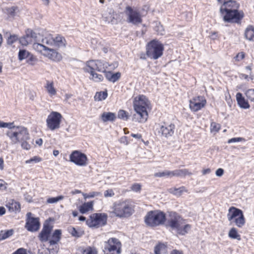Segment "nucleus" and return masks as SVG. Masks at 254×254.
I'll return each instance as SVG.
<instances>
[{
  "label": "nucleus",
  "mask_w": 254,
  "mask_h": 254,
  "mask_svg": "<svg viewBox=\"0 0 254 254\" xmlns=\"http://www.w3.org/2000/svg\"><path fill=\"white\" fill-rule=\"evenodd\" d=\"M221 4L220 12L223 16V20L226 22H240L244 16L242 11L238 10L239 4L234 0H217Z\"/></svg>",
  "instance_id": "f257e3e1"
},
{
  "label": "nucleus",
  "mask_w": 254,
  "mask_h": 254,
  "mask_svg": "<svg viewBox=\"0 0 254 254\" xmlns=\"http://www.w3.org/2000/svg\"><path fill=\"white\" fill-rule=\"evenodd\" d=\"M25 33V35L19 39V43L23 46L28 45L37 38V34L31 29H27Z\"/></svg>",
  "instance_id": "a211bd4d"
},
{
  "label": "nucleus",
  "mask_w": 254,
  "mask_h": 254,
  "mask_svg": "<svg viewBox=\"0 0 254 254\" xmlns=\"http://www.w3.org/2000/svg\"><path fill=\"white\" fill-rule=\"evenodd\" d=\"M121 248L122 244L119 240L111 238L104 242L103 252L104 254H120Z\"/></svg>",
  "instance_id": "6e6552de"
},
{
  "label": "nucleus",
  "mask_w": 254,
  "mask_h": 254,
  "mask_svg": "<svg viewBox=\"0 0 254 254\" xmlns=\"http://www.w3.org/2000/svg\"><path fill=\"white\" fill-rule=\"evenodd\" d=\"M33 48L38 52L41 53L44 56H45V54L46 53L47 51H48L49 48L46 47L43 44L34 43L33 44Z\"/></svg>",
  "instance_id": "473e14b6"
},
{
  "label": "nucleus",
  "mask_w": 254,
  "mask_h": 254,
  "mask_svg": "<svg viewBox=\"0 0 254 254\" xmlns=\"http://www.w3.org/2000/svg\"><path fill=\"white\" fill-rule=\"evenodd\" d=\"M118 118L122 119L124 121H127L129 118V115L127 112L126 111L120 110L118 113Z\"/></svg>",
  "instance_id": "37998d69"
},
{
  "label": "nucleus",
  "mask_w": 254,
  "mask_h": 254,
  "mask_svg": "<svg viewBox=\"0 0 254 254\" xmlns=\"http://www.w3.org/2000/svg\"><path fill=\"white\" fill-rule=\"evenodd\" d=\"M164 47L158 40H153L148 43L146 47V55L149 58L157 60L163 54Z\"/></svg>",
  "instance_id": "0eeeda50"
},
{
  "label": "nucleus",
  "mask_w": 254,
  "mask_h": 254,
  "mask_svg": "<svg viewBox=\"0 0 254 254\" xmlns=\"http://www.w3.org/2000/svg\"><path fill=\"white\" fill-rule=\"evenodd\" d=\"M6 135L11 140L12 144L20 143L23 149L27 150L31 148V145L28 141L30 140V135L27 129L23 126H17L15 130H8Z\"/></svg>",
  "instance_id": "f03ea898"
},
{
  "label": "nucleus",
  "mask_w": 254,
  "mask_h": 254,
  "mask_svg": "<svg viewBox=\"0 0 254 254\" xmlns=\"http://www.w3.org/2000/svg\"><path fill=\"white\" fill-rule=\"evenodd\" d=\"M89 73H90L91 76L90 79L95 82H100L103 79V77L101 74H98L94 71L91 70Z\"/></svg>",
  "instance_id": "e433bc0d"
},
{
  "label": "nucleus",
  "mask_w": 254,
  "mask_h": 254,
  "mask_svg": "<svg viewBox=\"0 0 254 254\" xmlns=\"http://www.w3.org/2000/svg\"><path fill=\"white\" fill-rule=\"evenodd\" d=\"M42 161V159L38 156H34L33 158L25 161L26 164L37 163Z\"/></svg>",
  "instance_id": "8fccbe9b"
},
{
  "label": "nucleus",
  "mask_w": 254,
  "mask_h": 254,
  "mask_svg": "<svg viewBox=\"0 0 254 254\" xmlns=\"http://www.w3.org/2000/svg\"><path fill=\"white\" fill-rule=\"evenodd\" d=\"M96 61V60H93L87 61L85 64V66L83 67L84 71L86 72H91V70L97 71Z\"/></svg>",
  "instance_id": "5701e85b"
},
{
  "label": "nucleus",
  "mask_w": 254,
  "mask_h": 254,
  "mask_svg": "<svg viewBox=\"0 0 254 254\" xmlns=\"http://www.w3.org/2000/svg\"><path fill=\"white\" fill-rule=\"evenodd\" d=\"M46 88L48 92L51 95H55L56 94V90L54 87L53 83L52 82H50L49 81H47Z\"/></svg>",
  "instance_id": "79ce46f5"
},
{
  "label": "nucleus",
  "mask_w": 254,
  "mask_h": 254,
  "mask_svg": "<svg viewBox=\"0 0 254 254\" xmlns=\"http://www.w3.org/2000/svg\"><path fill=\"white\" fill-rule=\"evenodd\" d=\"M206 104V100L203 96L194 97L190 101V108L193 112H197L203 108Z\"/></svg>",
  "instance_id": "dca6fc26"
},
{
  "label": "nucleus",
  "mask_w": 254,
  "mask_h": 254,
  "mask_svg": "<svg viewBox=\"0 0 254 254\" xmlns=\"http://www.w3.org/2000/svg\"><path fill=\"white\" fill-rule=\"evenodd\" d=\"M17 9V7L12 6L6 8V12L9 16L13 17L15 15L16 10Z\"/></svg>",
  "instance_id": "09e8293b"
},
{
  "label": "nucleus",
  "mask_w": 254,
  "mask_h": 254,
  "mask_svg": "<svg viewBox=\"0 0 254 254\" xmlns=\"http://www.w3.org/2000/svg\"><path fill=\"white\" fill-rule=\"evenodd\" d=\"M228 236L232 239H237L238 240H241V236L238 234V231L235 228H232L230 230Z\"/></svg>",
  "instance_id": "58836bf2"
},
{
  "label": "nucleus",
  "mask_w": 254,
  "mask_h": 254,
  "mask_svg": "<svg viewBox=\"0 0 254 254\" xmlns=\"http://www.w3.org/2000/svg\"><path fill=\"white\" fill-rule=\"evenodd\" d=\"M175 128L173 123H164L158 129V135L162 138H168L174 134Z\"/></svg>",
  "instance_id": "ddd939ff"
},
{
  "label": "nucleus",
  "mask_w": 254,
  "mask_h": 254,
  "mask_svg": "<svg viewBox=\"0 0 254 254\" xmlns=\"http://www.w3.org/2000/svg\"><path fill=\"white\" fill-rule=\"evenodd\" d=\"M245 57V54L242 52L239 53L235 57L234 59L235 61L240 62L242 61Z\"/></svg>",
  "instance_id": "5fc2aeb1"
},
{
  "label": "nucleus",
  "mask_w": 254,
  "mask_h": 254,
  "mask_svg": "<svg viewBox=\"0 0 254 254\" xmlns=\"http://www.w3.org/2000/svg\"><path fill=\"white\" fill-rule=\"evenodd\" d=\"M63 117L61 113L52 111L46 119L47 127L51 130L54 131L60 127Z\"/></svg>",
  "instance_id": "1a4fd4ad"
},
{
  "label": "nucleus",
  "mask_w": 254,
  "mask_h": 254,
  "mask_svg": "<svg viewBox=\"0 0 254 254\" xmlns=\"http://www.w3.org/2000/svg\"><path fill=\"white\" fill-rule=\"evenodd\" d=\"M191 175V173L189 172L188 170L184 169L175 170L172 171L169 170H165L163 172L156 173L154 174V176L156 177H167L171 178L174 176L184 177L186 175Z\"/></svg>",
  "instance_id": "f8f14e48"
},
{
  "label": "nucleus",
  "mask_w": 254,
  "mask_h": 254,
  "mask_svg": "<svg viewBox=\"0 0 254 254\" xmlns=\"http://www.w3.org/2000/svg\"><path fill=\"white\" fill-rule=\"evenodd\" d=\"M116 15L114 10L112 8H108L102 13V19L106 23L115 24L117 22Z\"/></svg>",
  "instance_id": "6ab92c4d"
},
{
  "label": "nucleus",
  "mask_w": 254,
  "mask_h": 254,
  "mask_svg": "<svg viewBox=\"0 0 254 254\" xmlns=\"http://www.w3.org/2000/svg\"><path fill=\"white\" fill-rule=\"evenodd\" d=\"M76 254H97V252L95 249L88 247L85 249L81 248L78 249Z\"/></svg>",
  "instance_id": "7c9ffc66"
},
{
  "label": "nucleus",
  "mask_w": 254,
  "mask_h": 254,
  "mask_svg": "<svg viewBox=\"0 0 254 254\" xmlns=\"http://www.w3.org/2000/svg\"><path fill=\"white\" fill-rule=\"evenodd\" d=\"M68 232L73 237L79 238L84 234V232L80 230H76L75 228L70 226L68 228Z\"/></svg>",
  "instance_id": "72a5a7b5"
},
{
  "label": "nucleus",
  "mask_w": 254,
  "mask_h": 254,
  "mask_svg": "<svg viewBox=\"0 0 254 254\" xmlns=\"http://www.w3.org/2000/svg\"><path fill=\"white\" fill-rule=\"evenodd\" d=\"M243 213V211L235 207L232 206L228 210L227 214V218L229 221H231L233 219H235Z\"/></svg>",
  "instance_id": "4be33fe9"
},
{
  "label": "nucleus",
  "mask_w": 254,
  "mask_h": 254,
  "mask_svg": "<svg viewBox=\"0 0 254 254\" xmlns=\"http://www.w3.org/2000/svg\"><path fill=\"white\" fill-rule=\"evenodd\" d=\"M38 61L37 58L30 53L29 56L27 58V63L31 65H34Z\"/></svg>",
  "instance_id": "a18cd8bd"
},
{
  "label": "nucleus",
  "mask_w": 254,
  "mask_h": 254,
  "mask_svg": "<svg viewBox=\"0 0 254 254\" xmlns=\"http://www.w3.org/2000/svg\"><path fill=\"white\" fill-rule=\"evenodd\" d=\"M13 234L12 229L7 230H1L0 231V241L4 240L9 237L11 236Z\"/></svg>",
  "instance_id": "f704fd0d"
},
{
  "label": "nucleus",
  "mask_w": 254,
  "mask_h": 254,
  "mask_svg": "<svg viewBox=\"0 0 254 254\" xmlns=\"http://www.w3.org/2000/svg\"><path fill=\"white\" fill-rule=\"evenodd\" d=\"M124 12L127 17V21L128 23L136 25L142 22L141 15L136 8L127 6L125 9Z\"/></svg>",
  "instance_id": "9d476101"
},
{
  "label": "nucleus",
  "mask_w": 254,
  "mask_h": 254,
  "mask_svg": "<svg viewBox=\"0 0 254 254\" xmlns=\"http://www.w3.org/2000/svg\"><path fill=\"white\" fill-rule=\"evenodd\" d=\"M53 226L49 222L46 221L44 224L42 231L39 233L38 237L42 242H45L48 241Z\"/></svg>",
  "instance_id": "f3484780"
},
{
  "label": "nucleus",
  "mask_w": 254,
  "mask_h": 254,
  "mask_svg": "<svg viewBox=\"0 0 254 254\" xmlns=\"http://www.w3.org/2000/svg\"><path fill=\"white\" fill-rule=\"evenodd\" d=\"M93 203L92 201L87 202L83 203L79 207V211L82 213H85L90 210L93 209Z\"/></svg>",
  "instance_id": "c85d7f7f"
},
{
  "label": "nucleus",
  "mask_w": 254,
  "mask_h": 254,
  "mask_svg": "<svg viewBox=\"0 0 254 254\" xmlns=\"http://www.w3.org/2000/svg\"><path fill=\"white\" fill-rule=\"evenodd\" d=\"M101 195V193L100 192L93 191V192H89L87 194V196L86 197L92 198V197H94L95 196H98V195Z\"/></svg>",
  "instance_id": "e2e57ef3"
},
{
  "label": "nucleus",
  "mask_w": 254,
  "mask_h": 254,
  "mask_svg": "<svg viewBox=\"0 0 254 254\" xmlns=\"http://www.w3.org/2000/svg\"><path fill=\"white\" fill-rule=\"evenodd\" d=\"M224 174V170L222 168L218 169L215 172V174L218 177H221Z\"/></svg>",
  "instance_id": "774afa93"
},
{
  "label": "nucleus",
  "mask_w": 254,
  "mask_h": 254,
  "mask_svg": "<svg viewBox=\"0 0 254 254\" xmlns=\"http://www.w3.org/2000/svg\"><path fill=\"white\" fill-rule=\"evenodd\" d=\"M27 218L25 224V228L30 232L38 231L40 228V222L39 218L32 217V213L28 212L26 214Z\"/></svg>",
  "instance_id": "4468645a"
},
{
  "label": "nucleus",
  "mask_w": 254,
  "mask_h": 254,
  "mask_svg": "<svg viewBox=\"0 0 254 254\" xmlns=\"http://www.w3.org/2000/svg\"><path fill=\"white\" fill-rule=\"evenodd\" d=\"M246 69L247 70L248 73L250 74V78L251 80H253L254 79V75L252 74V68L251 66H247L246 67Z\"/></svg>",
  "instance_id": "338daca9"
},
{
  "label": "nucleus",
  "mask_w": 254,
  "mask_h": 254,
  "mask_svg": "<svg viewBox=\"0 0 254 254\" xmlns=\"http://www.w3.org/2000/svg\"><path fill=\"white\" fill-rule=\"evenodd\" d=\"M53 247L51 248L47 249V251L49 252L50 254H57L59 251V247L57 245H50Z\"/></svg>",
  "instance_id": "3c124183"
},
{
  "label": "nucleus",
  "mask_w": 254,
  "mask_h": 254,
  "mask_svg": "<svg viewBox=\"0 0 254 254\" xmlns=\"http://www.w3.org/2000/svg\"><path fill=\"white\" fill-rule=\"evenodd\" d=\"M64 198V196L63 195H59L56 197H50L47 199V202L48 203H55L60 200H63Z\"/></svg>",
  "instance_id": "de8ad7c7"
},
{
  "label": "nucleus",
  "mask_w": 254,
  "mask_h": 254,
  "mask_svg": "<svg viewBox=\"0 0 254 254\" xmlns=\"http://www.w3.org/2000/svg\"><path fill=\"white\" fill-rule=\"evenodd\" d=\"M105 77L108 80L112 82H115L118 81L121 77V74L120 72H117L115 73H113L111 71L106 72L105 71Z\"/></svg>",
  "instance_id": "a878e982"
},
{
  "label": "nucleus",
  "mask_w": 254,
  "mask_h": 254,
  "mask_svg": "<svg viewBox=\"0 0 254 254\" xmlns=\"http://www.w3.org/2000/svg\"><path fill=\"white\" fill-rule=\"evenodd\" d=\"M45 57L55 62H59L62 59V56L61 54L59 53L55 50L50 48H48L46 53L45 54Z\"/></svg>",
  "instance_id": "412c9836"
},
{
  "label": "nucleus",
  "mask_w": 254,
  "mask_h": 254,
  "mask_svg": "<svg viewBox=\"0 0 254 254\" xmlns=\"http://www.w3.org/2000/svg\"><path fill=\"white\" fill-rule=\"evenodd\" d=\"M245 141V138L242 137H234L232 138H231L228 140V143H235L237 142H240V141Z\"/></svg>",
  "instance_id": "4d7b16f0"
},
{
  "label": "nucleus",
  "mask_w": 254,
  "mask_h": 254,
  "mask_svg": "<svg viewBox=\"0 0 254 254\" xmlns=\"http://www.w3.org/2000/svg\"><path fill=\"white\" fill-rule=\"evenodd\" d=\"M141 186L139 184L135 183L133 184L131 187V190L134 192H140L141 190Z\"/></svg>",
  "instance_id": "864d4df0"
},
{
  "label": "nucleus",
  "mask_w": 254,
  "mask_h": 254,
  "mask_svg": "<svg viewBox=\"0 0 254 254\" xmlns=\"http://www.w3.org/2000/svg\"><path fill=\"white\" fill-rule=\"evenodd\" d=\"M7 184L3 180L0 179V190H3L7 189Z\"/></svg>",
  "instance_id": "052dcab7"
},
{
  "label": "nucleus",
  "mask_w": 254,
  "mask_h": 254,
  "mask_svg": "<svg viewBox=\"0 0 254 254\" xmlns=\"http://www.w3.org/2000/svg\"><path fill=\"white\" fill-rule=\"evenodd\" d=\"M245 95L251 102H254V89L247 90L245 92Z\"/></svg>",
  "instance_id": "49530a36"
},
{
  "label": "nucleus",
  "mask_w": 254,
  "mask_h": 254,
  "mask_svg": "<svg viewBox=\"0 0 254 254\" xmlns=\"http://www.w3.org/2000/svg\"><path fill=\"white\" fill-rule=\"evenodd\" d=\"M113 211L111 213H114L118 217L127 218L134 212L133 206L129 200H121L115 202L112 207Z\"/></svg>",
  "instance_id": "39448f33"
},
{
  "label": "nucleus",
  "mask_w": 254,
  "mask_h": 254,
  "mask_svg": "<svg viewBox=\"0 0 254 254\" xmlns=\"http://www.w3.org/2000/svg\"><path fill=\"white\" fill-rule=\"evenodd\" d=\"M166 215L160 211H149L144 217L146 224L151 227H155L164 224L166 220Z\"/></svg>",
  "instance_id": "423d86ee"
},
{
  "label": "nucleus",
  "mask_w": 254,
  "mask_h": 254,
  "mask_svg": "<svg viewBox=\"0 0 254 254\" xmlns=\"http://www.w3.org/2000/svg\"><path fill=\"white\" fill-rule=\"evenodd\" d=\"M61 234L62 231L61 230H56L52 235L51 239L49 242L50 245H57L61 239Z\"/></svg>",
  "instance_id": "393cba45"
},
{
  "label": "nucleus",
  "mask_w": 254,
  "mask_h": 254,
  "mask_svg": "<svg viewBox=\"0 0 254 254\" xmlns=\"http://www.w3.org/2000/svg\"><path fill=\"white\" fill-rule=\"evenodd\" d=\"M87 157L84 153L77 150L73 151L69 156V160L77 165L84 166L87 164Z\"/></svg>",
  "instance_id": "2eb2a0df"
},
{
  "label": "nucleus",
  "mask_w": 254,
  "mask_h": 254,
  "mask_svg": "<svg viewBox=\"0 0 254 254\" xmlns=\"http://www.w3.org/2000/svg\"><path fill=\"white\" fill-rule=\"evenodd\" d=\"M19 39V38L18 35L16 34H10L7 39V44L9 45H11Z\"/></svg>",
  "instance_id": "c03bdc74"
},
{
  "label": "nucleus",
  "mask_w": 254,
  "mask_h": 254,
  "mask_svg": "<svg viewBox=\"0 0 254 254\" xmlns=\"http://www.w3.org/2000/svg\"><path fill=\"white\" fill-rule=\"evenodd\" d=\"M16 127H15L14 125V122H12V123H4V127H7L8 129H9V130H15V128H16Z\"/></svg>",
  "instance_id": "13d9d810"
},
{
  "label": "nucleus",
  "mask_w": 254,
  "mask_h": 254,
  "mask_svg": "<svg viewBox=\"0 0 254 254\" xmlns=\"http://www.w3.org/2000/svg\"><path fill=\"white\" fill-rule=\"evenodd\" d=\"M30 54V53L26 50H20L18 55V60L21 61L24 59H27Z\"/></svg>",
  "instance_id": "a19ab883"
},
{
  "label": "nucleus",
  "mask_w": 254,
  "mask_h": 254,
  "mask_svg": "<svg viewBox=\"0 0 254 254\" xmlns=\"http://www.w3.org/2000/svg\"><path fill=\"white\" fill-rule=\"evenodd\" d=\"M159 26H158L155 28V30L156 31L158 32V34L160 35H163L164 32L163 27L161 25H160V23H159Z\"/></svg>",
  "instance_id": "69168bd1"
},
{
  "label": "nucleus",
  "mask_w": 254,
  "mask_h": 254,
  "mask_svg": "<svg viewBox=\"0 0 254 254\" xmlns=\"http://www.w3.org/2000/svg\"><path fill=\"white\" fill-rule=\"evenodd\" d=\"M9 208L12 209L13 211H19L20 210V205L17 202H14L11 203Z\"/></svg>",
  "instance_id": "603ef678"
},
{
  "label": "nucleus",
  "mask_w": 254,
  "mask_h": 254,
  "mask_svg": "<svg viewBox=\"0 0 254 254\" xmlns=\"http://www.w3.org/2000/svg\"><path fill=\"white\" fill-rule=\"evenodd\" d=\"M150 102L147 97L143 95L135 97L133 100V107L136 113L133 115L132 120L139 123H145L148 118L147 109L149 108Z\"/></svg>",
  "instance_id": "7ed1b4c3"
},
{
  "label": "nucleus",
  "mask_w": 254,
  "mask_h": 254,
  "mask_svg": "<svg viewBox=\"0 0 254 254\" xmlns=\"http://www.w3.org/2000/svg\"><path fill=\"white\" fill-rule=\"evenodd\" d=\"M12 254H27L26 251L23 248H19Z\"/></svg>",
  "instance_id": "0e129e2a"
},
{
  "label": "nucleus",
  "mask_w": 254,
  "mask_h": 254,
  "mask_svg": "<svg viewBox=\"0 0 254 254\" xmlns=\"http://www.w3.org/2000/svg\"><path fill=\"white\" fill-rule=\"evenodd\" d=\"M108 96V93L107 91H101L98 92L96 93L94 99L95 101H102L105 100Z\"/></svg>",
  "instance_id": "4c0bfd02"
},
{
  "label": "nucleus",
  "mask_w": 254,
  "mask_h": 254,
  "mask_svg": "<svg viewBox=\"0 0 254 254\" xmlns=\"http://www.w3.org/2000/svg\"><path fill=\"white\" fill-rule=\"evenodd\" d=\"M53 45L58 47H64L66 45L65 38L59 35L53 37Z\"/></svg>",
  "instance_id": "bb28decb"
},
{
  "label": "nucleus",
  "mask_w": 254,
  "mask_h": 254,
  "mask_svg": "<svg viewBox=\"0 0 254 254\" xmlns=\"http://www.w3.org/2000/svg\"><path fill=\"white\" fill-rule=\"evenodd\" d=\"M236 99L239 106L243 109H249L250 105L248 102L243 97L242 94L241 93H237L236 94Z\"/></svg>",
  "instance_id": "b1692460"
},
{
  "label": "nucleus",
  "mask_w": 254,
  "mask_h": 254,
  "mask_svg": "<svg viewBox=\"0 0 254 254\" xmlns=\"http://www.w3.org/2000/svg\"><path fill=\"white\" fill-rule=\"evenodd\" d=\"M96 61L97 71L99 72H105L106 69L109 67L110 69H114L118 66V63L117 62H114L110 64L103 60H97Z\"/></svg>",
  "instance_id": "aec40b11"
},
{
  "label": "nucleus",
  "mask_w": 254,
  "mask_h": 254,
  "mask_svg": "<svg viewBox=\"0 0 254 254\" xmlns=\"http://www.w3.org/2000/svg\"><path fill=\"white\" fill-rule=\"evenodd\" d=\"M166 220V226L176 230L180 235H185L191 228V226L186 224L185 220L175 212H170Z\"/></svg>",
  "instance_id": "20e7f679"
},
{
  "label": "nucleus",
  "mask_w": 254,
  "mask_h": 254,
  "mask_svg": "<svg viewBox=\"0 0 254 254\" xmlns=\"http://www.w3.org/2000/svg\"><path fill=\"white\" fill-rule=\"evenodd\" d=\"M169 192L176 196H181L184 192H187L185 187H181L179 188H172L169 190Z\"/></svg>",
  "instance_id": "2f4dec72"
},
{
  "label": "nucleus",
  "mask_w": 254,
  "mask_h": 254,
  "mask_svg": "<svg viewBox=\"0 0 254 254\" xmlns=\"http://www.w3.org/2000/svg\"><path fill=\"white\" fill-rule=\"evenodd\" d=\"M211 128L212 131L217 132L220 129V125L219 124L213 122L211 124Z\"/></svg>",
  "instance_id": "6e6d98bb"
},
{
  "label": "nucleus",
  "mask_w": 254,
  "mask_h": 254,
  "mask_svg": "<svg viewBox=\"0 0 254 254\" xmlns=\"http://www.w3.org/2000/svg\"><path fill=\"white\" fill-rule=\"evenodd\" d=\"M245 35L248 40L254 41V27L249 26L245 30Z\"/></svg>",
  "instance_id": "c756f323"
},
{
  "label": "nucleus",
  "mask_w": 254,
  "mask_h": 254,
  "mask_svg": "<svg viewBox=\"0 0 254 254\" xmlns=\"http://www.w3.org/2000/svg\"><path fill=\"white\" fill-rule=\"evenodd\" d=\"M115 195L113 190L112 189L106 190L104 192V196L106 197H112Z\"/></svg>",
  "instance_id": "bf43d9fd"
},
{
  "label": "nucleus",
  "mask_w": 254,
  "mask_h": 254,
  "mask_svg": "<svg viewBox=\"0 0 254 254\" xmlns=\"http://www.w3.org/2000/svg\"><path fill=\"white\" fill-rule=\"evenodd\" d=\"M101 118L103 122H113L116 118V114L112 112H104L101 115Z\"/></svg>",
  "instance_id": "cd10ccee"
},
{
  "label": "nucleus",
  "mask_w": 254,
  "mask_h": 254,
  "mask_svg": "<svg viewBox=\"0 0 254 254\" xmlns=\"http://www.w3.org/2000/svg\"><path fill=\"white\" fill-rule=\"evenodd\" d=\"M166 251V246L162 243H159L156 245L154 248L155 254H161V253H165Z\"/></svg>",
  "instance_id": "ea45409f"
},
{
  "label": "nucleus",
  "mask_w": 254,
  "mask_h": 254,
  "mask_svg": "<svg viewBox=\"0 0 254 254\" xmlns=\"http://www.w3.org/2000/svg\"><path fill=\"white\" fill-rule=\"evenodd\" d=\"M107 215L105 213H93L86 220L87 225L90 227H99L107 223Z\"/></svg>",
  "instance_id": "9b49d317"
},
{
  "label": "nucleus",
  "mask_w": 254,
  "mask_h": 254,
  "mask_svg": "<svg viewBox=\"0 0 254 254\" xmlns=\"http://www.w3.org/2000/svg\"><path fill=\"white\" fill-rule=\"evenodd\" d=\"M234 222L237 227L242 228L245 224V219L243 213L236 218L234 220Z\"/></svg>",
  "instance_id": "c9c22d12"
},
{
  "label": "nucleus",
  "mask_w": 254,
  "mask_h": 254,
  "mask_svg": "<svg viewBox=\"0 0 254 254\" xmlns=\"http://www.w3.org/2000/svg\"><path fill=\"white\" fill-rule=\"evenodd\" d=\"M53 37H49V39H48V38H45V39H43L42 40V42L43 44H46L48 45H52L53 44Z\"/></svg>",
  "instance_id": "680f3d73"
}]
</instances>
